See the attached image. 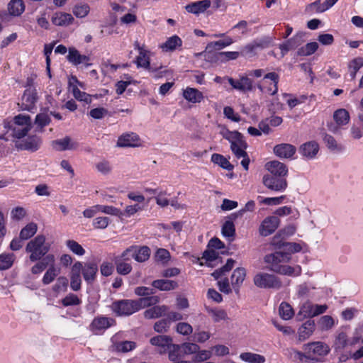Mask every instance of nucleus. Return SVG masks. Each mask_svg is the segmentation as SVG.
I'll return each instance as SVG.
<instances>
[{"instance_id": "1", "label": "nucleus", "mask_w": 363, "mask_h": 363, "mask_svg": "<svg viewBox=\"0 0 363 363\" xmlns=\"http://www.w3.org/2000/svg\"><path fill=\"white\" fill-rule=\"evenodd\" d=\"M291 257L289 253L282 251H276L267 254L264 257V262L269 270L277 274L287 276H299L301 269L299 266L292 267L287 264Z\"/></svg>"}, {"instance_id": "2", "label": "nucleus", "mask_w": 363, "mask_h": 363, "mask_svg": "<svg viewBox=\"0 0 363 363\" xmlns=\"http://www.w3.org/2000/svg\"><path fill=\"white\" fill-rule=\"evenodd\" d=\"M349 326H342L336 331L332 346L335 352L342 353L348 346L363 343L362 335L358 329L354 330L351 338L349 336Z\"/></svg>"}, {"instance_id": "3", "label": "nucleus", "mask_w": 363, "mask_h": 363, "mask_svg": "<svg viewBox=\"0 0 363 363\" xmlns=\"http://www.w3.org/2000/svg\"><path fill=\"white\" fill-rule=\"evenodd\" d=\"M50 247V244L46 242L45 237L43 235H38L27 243L26 252L29 255V260L35 262L48 255Z\"/></svg>"}, {"instance_id": "4", "label": "nucleus", "mask_w": 363, "mask_h": 363, "mask_svg": "<svg viewBox=\"0 0 363 363\" xmlns=\"http://www.w3.org/2000/svg\"><path fill=\"white\" fill-rule=\"evenodd\" d=\"M302 349L303 350H307L309 361L315 362H320V358L328 355L330 351V347L326 343L320 341L304 344Z\"/></svg>"}, {"instance_id": "5", "label": "nucleus", "mask_w": 363, "mask_h": 363, "mask_svg": "<svg viewBox=\"0 0 363 363\" xmlns=\"http://www.w3.org/2000/svg\"><path fill=\"white\" fill-rule=\"evenodd\" d=\"M254 284L261 289H272L278 290L282 287L281 279L272 274L259 272L253 278Z\"/></svg>"}, {"instance_id": "6", "label": "nucleus", "mask_w": 363, "mask_h": 363, "mask_svg": "<svg viewBox=\"0 0 363 363\" xmlns=\"http://www.w3.org/2000/svg\"><path fill=\"white\" fill-rule=\"evenodd\" d=\"M111 308L119 316H128L137 312L135 301L128 299L114 301L112 303Z\"/></svg>"}, {"instance_id": "7", "label": "nucleus", "mask_w": 363, "mask_h": 363, "mask_svg": "<svg viewBox=\"0 0 363 363\" xmlns=\"http://www.w3.org/2000/svg\"><path fill=\"white\" fill-rule=\"evenodd\" d=\"M262 183L267 189L277 192L285 191L288 186L286 178L268 174L263 176Z\"/></svg>"}, {"instance_id": "8", "label": "nucleus", "mask_w": 363, "mask_h": 363, "mask_svg": "<svg viewBox=\"0 0 363 363\" xmlns=\"http://www.w3.org/2000/svg\"><path fill=\"white\" fill-rule=\"evenodd\" d=\"M269 79L272 82L267 86H264V84H258L257 88L262 92H267L270 95H275L278 92V83L279 81V76L276 72H269L264 75L262 82L263 83L267 82V80Z\"/></svg>"}, {"instance_id": "9", "label": "nucleus", "mask_w": 363, "mask_h": 363, "mask_svg": "<svg viewBox=\"0 0 363 363\" xmlns=\"http://www.w3.org/2000/svg\"><path fill=\"white\" fill-rule=\"evenodd\" d=\"M279 219L277 216L267 217L261 223L259 227V233L261 235L267 237L272 234L278 228Z\"/></svg>"}, {"instance_id": "10", "label": "nucleus", "mask_w": 363, "mask_h": 363, "mask_svg": "<svg viewBox=\"0 0 363 363\" xmlns=\"http://www.w3.org/2000/svg\"><path fill=\"white\" fill-rule=\"evenodd\" d=\"M67 60L74 65H84L86 67L91 65L89 56L81 55L74 48H69V53L67 56Z\"/></svg>"}, {"instance_id": "11", "label": "nucleus", "mask_w": 363, "mask_h": 363, "mask_svg": "<svg viewBox=\"0 0 363 363\" xmlns=\"http://www.w3.org/2000/svg\"><path fill=\"white\" fill-rule=\"evenodd\" d=\"M37 92L35 89H26L22 96L21 109L31 111L37 101Z\"/></svg>"}, {"instance_id": "12", "label": "nucleus", "mask_w": 363, "mask_h": 363, "mask_svg": "<svg viewBox=\"0 0 363 363\" xmlns=\"http://www.w3.org/2000/svg\"><path fill=\"white\" fill-rule=\"evenodd\" d=\"M229 84L233 89L242 92L250 91L252 90V81L247 76H241L239 80H235L232 77H227Z\"/></svg>"}, {"instance_id": "13", "label": "nucleus", "mask_w": 363, "mask_h": 363, "mask_svg": "<svg viewBox=\"0 0 363 363\" xmlns=\"http://www.w3.org/2000/svg\"><path fill=\"white\" fill-rule=\"evenodd\" d=\"M265 168L270 172L269 174L271 175L285 178L288 174V168L286 165L277 160L267 162Z\"/></svg>"}, {"instance_id": "14", "label": "nucleus", "mask_w": 363, "mask_h": 363, "mask_svg": "<svg viewBox=\"0 0 363 363\" xmlns=\"http://www.w3.org/2000/svg\"><path fill=\"white\" fill-rule=\"evenodd\" d=\"M224 138L230 143V149L238 147L247 148V144L243 135L238 131H228Z\"/></svg>"}, {"instance_id": "15", "label": "nucleus", "mask_w": 363, "mask_h": 363, "mask_svg": "<svg viewBox=\"0 0 363 363\" xmlns=\"http://www.w3.org/2000/svg\"><path fill=\"white\" fill-rule=\"evenodd\" d=\"M82 269V263L80 262H76L71 270V281L70 287L73 291H77L81 289V270Z\"/></svg>"}, {"instance_id": "16", "label": "nucleus", "mask_w": 363, "mask_h": 363, "mask_svg": "<svg viewBox=\"0 0 363 363\" xmlns=\"http://www.w3.org/2000/svg\"><path fill=\"white\" fill-rule=\"evenodd\" d=\"M42 139L37 135H32L23 140L17 146L21 150L35 152L40 147Z\"/></svg>"}, {"instance_id": "17", "label": "nucleus", "mask_w": 363, "mask_h": 363, "mask_svg": "<svg viewBox=\"0 0 363 363\" xmlns=\"http://www.w3.org/2000/svg\"><path fill=\"white\" fill-rule=\"evenodd\" d=\"M51 145L52 148L57 151L75 150L78 146L77 143L76 142H73L69 136L52 141Z\"/></svg>"}, {"instance_id": "18", "label": "nucleus", "mask_w": 363, "mask_h": 363, "mask_svg": "<svg viewBox=\"0 0 363 363\" xmlns=\"http://www.w3.org/2000/svg\"><path fill=\"white\" fill-rule=\"evenodd\" d=\"M319 150V145L315 141L303 143L299 148L301 155L306 159H313Z\"/></svg>"}, {"instance_id": "19", "label": "nucleus", "mask_w": 363, "mask_h": 363, "mask_svg": "<svg viewBox=\"0 0 363 363\" xmlns=\"http://www.w3.org/2000/svg\"><path fill=\"white\" fill-rule=\"evenodd\" d=\"M140 141L139 136L135 133H126L121 135L117 141L118 147H135Z\"/></svg>"}, {"instance_id": "20", "label": "nucleus", "mask_w": 363, "mask_h": 363, "mask_svg": "<svg viewBox=\"0 0 363 363\" xmlns=\"http://www.w3.org/2000/svg\"><path fill=\"white\" fill-rule=\"evenodd\" d=\"M114 323V320L104 316L96 317L90 325L91 330L94 332L104 330L111 327Z\"/></svg>"}, {"instance_id": "21", "label": "nucleus", "mask_w": 363, "mask_h": 363, "mask_svg": "<svg viewBox=\"0 0 363 363\" xmlns=\"http://www.w3.org/2000/svg\"><path fill=\"white\" fill-rule=\"evenodd\" d=\"M296 150L294 145L288 143L279 144L274 147V154L280 158H291Z\"/></svg>"}, {"instance_id": "22", "label": "nucleus", "mask_w": 363, "mask_h": 363, "mask_svg": "<svg viewBox=\"0 0 363 363\" xmlns=\"http://www.w3.org/2000/svg\"><path fill=\"white\" fill-rule=\"evenodd\" d=\"M81 272L87 283H92L94 281L98 272V265L95 262H86L84 266L82 265Z\"/></svg>"}, {"instance_id": "23", "label": "nucleus", "mask_w": 363, "mask_h": 363, "mask_svg": "<svg viewBox=\"0 0 363 363\" xmlns=\"http://www.w3.org/2000/svg\"><path fill=\"white\" fill-rule=\"evenodd\" d=\"M246 277V270L243 267H238L231 276V284L236 294L240 291V288L243 283Z\"/></svg>"}, {"instance_id": "24", "label": "nucleus", "mask_w": 363, "mask_h": 363, "mask_svg": "<svg viewBox=\"0 0 363 363\" xmlns=\"http://www.w3.org/2000/svg\"><path fill=\"white\" fill-rule=\"evenodd\" d=\"M36 263L31 267L30 272L33 274H39L43 272L50 264L55 262V255L49 254L40 261L35 262Z\"/></svg>"}, {"instance_id": "25", "label": "nucleus", "mask_w": 363, "mask_h": 363, "mask_svg": "<svg viewBox=\"0 0 363 363\" xmlns=\"http://www.w3.org/2000/svg\"><path fill=\"white\" fill-rule=\"evenodd\" d=\"M315 330L313 320H307L298 330V340L303 342L311 337Z\"/></svg>"}, {"instance_id": "26", "label": "nucleus", "mask_w": 363, "mask_h": 363, "mask_svg": "<svg viewBox=\"0 0 363 363\" xmlns=\"http://www.w3.org/2000/svg\"><path fill=\"white\" fill-rule=\"evenodd\" d=\"M183 97L189 102L197 104L203 99L201 91L196 88L187 87L183 91Z\"/></svg>"}, {"instance_id": "27", "label": "nucleus", "mask_w": 363, "mask_h": 363, "mask_svg": "<svg viewBox=\"0 0 363 363\" xmlns=\"http://www.w3.org/2000/svg\"><path fill=\"white\" fill-rule=\"evenodd\" d=\"M74 21L73 16L67 13L57 12L52 17V22L57 26H67Z\"/></svg>"}, {"instance_id": "28", "label": "nucleus", "mask_w": 363, "mask_h": 363, "mask_svg": "<svg viewBox=\"0 0 363 363\" xmlns=\"http://www.w3.org/2000/svg\"><path fill=\"white\" fill-rule=\"evenodd\" d=\"M211 3L210 0H202L188 4L185 8L189 13L198 15L203 13L211 6Z\"/></svg>"}, {"instance_id": "29", "label": "nucleus", "mask_w": 363, "mask_h": 363, "mask_svg": "<svg viewBox=\"0 0 363 363\" xmlns=\"http://www.w3.org/2000/svg\"><path fill=\"white\" fill-rule=\"evenodd\" d=\"M133 247V259L138 262H143L147 260L150 256V249L147 246Z\"/></svg>"}, {"instance_id": "30", "label": "nucleus", "mask_w": 363, "mask_h": 363, "mask_svg": "<svg viewBox=\"0 0 363 363\" xmlns=\"http://www.w3.org/2000/svg\"><path fill=\"white\" fill-rule=\"evenodd\" d=\"M10 15L13 16H19L25 11V4L23 0H11L7 6Z\"/></svg>"}, {"instance_id": "31", "label": "nucleus", "mask_w": 363, "mask_h": 363, "mask_svg": "<svg viewBox=\"0 0 363 363\" xmlns=\"http://www.w3.org/2000/svg\"><path fill=\"white\" fill-rule=\"evenodd\" d=\"M182 45V39L177 35H173L169 38L164 43L160 45V48L164 52H172Z\"/></svg>"}, {"instance_id": "32", "label": "nucleus", "mask_w": 363, "mask_h": 363, "mask_svg": "<svg viewBox=\"0 0 363 363\" xmlns=\"http://www.w3.org/2000/svg\"><path fill=\"white\" fill-rule=\"evenodd\" d=\"M152 286L161 291H170L178 286L177 282L168 279H157L152 281Z\"/></svg>"}, {"instance_id": "33", "label": "nucleus", "mask_w": 363, "mask_h": 363, "mask_svg": "<svg viewBox=\"0 0 363 363\" xmlns=\"http://www.w3.org/2000/svg\"><path fill=\"white\" fill-rule=\"evenodd\" d=\"M60 272V269L55 267V262L50 264L42 279L43 284L48 285L52 282Z\"/></svg>"}, {"instance_id": "34", "label": "nucleus", "mask_w": 363, "mask_h": 363, "mask_svg": "<svg viewBox=\"0 0 363 363\" xmlns=\"http://www.w3.org/2000/svg\"><path fill=\"white\" fill-rule=\"evenodd\" d=\"M159 302V297L156 296H150L147 297L140 298L138 300L135 301L137 311L141 308L154 306Z\"/></svg>"}, {"instance_id": "35", "label": "nucleus", "mask_w": 363, "mask_h": 363, "mask_svg": "<svg viewBox=\"0 0 363 363\" xmlns=\"http://www.w3.org/2000/svg\"><path fill=\"white\" fill-rule=\"evenodd\" d=\"M167 311L165 306H153L144 312V316L147 319L157 318L162 316Z\"/></svg>"}, {"instance_id": "36", "label": "nucleus", "mask_w": 363, "mask_h": 363, "mask_svg": "<svg viewBox=\"0 0 363 363\" xmlns=\"http://www.w3.org/2000/svg\"><path fill=\"white\" fill-rule=\"evenodd\" d=\"M333 119L338 125H347L350 121L349 112L344 108H340L333 113Z\"/></svg>"}, {"instance_id": "37", "label": "nucleus", "mask_w": 363, "mask_h": 363, "mask_svg": "<svg viewBox=\"0 0 363 363\" xmlns=\"http://www.w3.org/2000/svg\"><path fill=\"white\" fill-rule=\"evenodd\" d=\"M240 359L248 363H264L266 361L263 355L252 352H242L240 354Z\"/></svg>"}, {"instance_id": "38", "label": "nucleus", "mask_w": 363, "mask_h": 363, "mask_svg": "<svg viewBox=\"0 0 363 363\" xmlns=\"http://www.w3.org/2000/svg\"><path fill=\"white\" fill-rule=\"evenodd\" d=\"M38 230V225L35 223H29L20 232L19 237L21 240H28L32 238Z\"/></svg>"}, {"instance_id": "39", "label": "nucleus", "mask_w": 363, "mask_h": 363, "mask_svg": "<svg viewBox=\"0 0 363 363\" xmlns=\"http://www.w3.org/2000/svg\"><path fill=\"white\" fill-rule=\"evenodd\" d=\"M323 141L328 148L332 152H340L344 150V147L338 144L336 140L330 135L325 134L323 138Z\"/></svg>"}, {"instance_id": "40", "label": "nucleus", "mask_w": 363, "mask_h": 363, "mask_svg": "<svg viewBox=\"0 0 363 363\" xmlns=\"http://www.w3.org/2000/svg\"><path fill=\"white\" fill-rule=\"evenodd\" d=\"M246 149L247 148L236 147L231 149V150L238 159L242 158L241 164L245 170H247L249 168L250 158L246 152Z\"/></svg>"}, {"instance_id": "41", "label": "nucleus", "mask_w": 363, "mask_h": 363, "mask_svg": "<svg viewBox=\"0 0 363 363\" xmlns=\"http://www.w3.org/2000/svg\"><path fill=\"white\" fill-rule=\"evenodd\" d=\"M113 262L116 265V272L121 275H127L132 271V266L130 263L122 262L119 258H113Z\"/></svg>"}, {"instance_id": "42", "label": "nucleus", "mask_w": 363, "mask_h": 363, "mask_svg": "<svg viewBox=\"0 0 363 363\" xmlns=\"http://www.w3.org/2000/svg\"><path fill=\"white\" fill-rule=\"evenodd\" d=\"M235 263V261L234 259L231 258L228 259L225 264L215 270L211 275L215 278V279H220L222 276L225 275L233 268Z\"/></svg>"}, {"instance_id": "43", "label": "nucleus", "mask_w": 363, "mask_h": 363, "mask_svg": "<svg viewBox=\"0 0 363 363\" xmlns=\"http://www.w3.org/2000/svg\"><path fill=\"white\" fill-rule=\"evenodd\" d=\"M211 161L220 166L222 168L230 171L233 169V165L222 155L214 153L211 155Z\"/></svg>"}, {"instance_id": "44", "label": "nucleus", "mask_w": 363, "mask_h": 363, "mask_svg": "<svg viewBox=\"0 0 363 363\" xmlns=\"http://www.w3.org/2000/svg\"><path fill=\"white\" fill-rule=\"evenodd\" d=\"M172 340V338L167 335H157L150 339V343L152 345L165 348L170 345Z\"/></svg>"}, {"instance_id": "45", "label": "nucleus", "mask_w": 363, "mask_h": 363, "mask_svg": "<svg viewBox=\"0 0 363 363\" xmlns=\"http://www.w3.org/2000/svg\"><path fill=\"white\" fill-rule=\"evenodd\" d=\"M15 259V255L13 253L0 255V270L9 269Z\"/></svg>"}, {"instance_id": "46", "label": "nucleus", "mask_w": 363, "mask_h": 363, "mask_svg": "<svg viewBox=\"0 0 363 363\" xmlns=\"http://www.w3.org/2000/svg\"><path fill=\"white\" fill-rule=\"evenodd\" d=\"M318 48V44L316 42L307 43L305 46L301 47L297 51L299 56H308L313 54Z\"/></svg>"}, {"instance_id": "47", "label": "nucleus", "mask_w": 363, "mask_h": 363, "mask_svg": "<svg viewBox=\"0 0 363 363\" xmlns=\"http://www.w3.org/2000/svg\"><path fill=\"white\" fill-rule=\"evenodd\" d=\"M226 220L222 227V234L224 237L233 238L235 235V228L233 222V218Z\"/></svg>"}, {"instance_id": "48", "label": "nucleus", "mask_w": 363, "mask_h": 363, "mask_svg": "<svg viewBox=\"0 0 363 363\" xmlns=\"http://www.w3.org/2000/svg\"><path fill=\"white\" fill-rule=\"evenodd\" d=\"M279 315L284 320L291 319L294 314L292 307L286 302H282L279 308Z\"/></svg>"}, {"instance_id": "49", "label": "nucleus", "mask_w": 363, "mask_h": 363, "mask_svg": "<svg viewBox=\"0 0 363 363\" xmlns=\"http://www.w3.org/2000/svg\"><path fill=\"white\" fill-rule=\"evenodd\" d=\"M90 11V7L87 4H79L74 6L72 12L77 18H84Z\"/></svg>"}, {"instance_id": "50", "label": "nucleus", "mask_w": 363, "mask_h": 363, "mask_svg": "<svg viewBox=\"0 0 363 363\" xmlns=\"http://www.w3.org/2000/svg\"><path fill=\"white\" fill-rule=\"evenodd\" d=\"M169 350V359L173 362L180 359L182 349L180 345L170 344L167 347Z\"/></svg>"}, {"instance_id": "51", "label": "nucleus", "mask_w": 363, "mask_h": 363, "mask_svg": "<svg viewBox=\"0 0 363 363\" xmlns=\"http://www.w3.org/2000/svg\"><path fill=\"white\" fill-rule=\"evenodd\" d=\"M233 43V40L231 38L228 37L222 40H218L216 42H211L208 43L206 46V49H217L220 50L223 48H225L228 45H230Z\"/></svg>"}, {"instance_id": "52", "label": "nucleus", "mask_w": 363, "mask_h": 363, "mask_svg": "<svg viewBox=\"0 0 363 363\" xmlns=\"http://www.w3.org/2000/svg\"><path fill=\"white\" fill-rule=\"evenodd\" d=\"M363 66V59L357 57L352 60L349 65L350 74L351 78L353 79L355 78L357 72Z\"/></svg>"}, {"instance_id": "53", "label": "nucleus", "mask_w": 363, "mask_h": 363, "mask_svg": "<svg viewBox=\"0 0 363 363\" xmlns=\"http://www.w3.org/2000/svg\"><path fill=\"white\" fill-rule=\"evenodd\" d=\"M314 306L311 302L304 303L298 313V315L301 316V318H308V317H314L313 311Z\"/></svg>"}, {"instance_id": "54", "label": "nucleus", "mask_w": 363, "mask_h": 363, "mask_svg": "<svg viewBox=\"0 0 363 363\" xmlns=\"http://www.w3.org/2000/svg\"><path fill=\"white\" fill-rule=\"evenodd\" d=\"M13 125L32 128L31 118L28 115L18 114L13 118Z\"/></svg>"}, {"instance_id": "55", "label": "nucleus", "mask_w": 363, "mask_h": 363, "mask_svg": "<svg viewBox=\"0 0 363 363\" xmlns=\"http://www.w3.org/2000/svg\"><path fill=\"white\" fill-rule=\"evenodd\" d=\"M74 98L80 101H84L86 104H90L91 101V96L84 91H81L77 86L73 85L72 89Z\"/></svg>"}, {"instance_id": "56", "label": "nucleus", "mask_w": 363, "mask_h": 363, "mask_svg": "<svg viewBox=\"0 0 363 363\" xmlns=\"http://www.w3.org/2000/svg\"><path fill=\"white\" fill-rule=\"evenodd\" d=\"M67 247L74 254L82 256L85 254V250L77 242L73 240L66 241Z\"/></svg>"}, {"instance_id": "57", "label": "nucleus", "mask_w": 363, "mask_h": 363, "mask_svg": "<svg viewBox=\"0 0 363 363\" xmlns=\"http://www.w3.org/2000/svg\"><path fill=\"white\" fill-rule=\"evenodd\" d=\"M30 127L25 126H18V125H11V130H12V136L21 139L23 137H25L28 133L30 130Z\"/></svg>"}, {"instance_id": "58", "label": "nucleus", "mask_w": 363, "mask_h": 363, "mask_svg": "<svg viewBox=\"0 0 363 363\" xmlns=\"http://www.w3.org/2000/svg\"><path fill=\"white\" fill-rule=\"evenodd\" d=\"M136 344L133 341H121L116 345V350L121 352H128L134 350Z\"/></svg>"}, {"instance_id": "59", "label": "nucleus", "mask_w": 363, "mask_h": 363, "mask_svg": "<svg viewBox=\"0 0 363 363\" xmlns=\"http://www.w3.org/2000/svg\"><path fill=\"white\" fill-rule=\"evenodd\" d=\"M212 357V352L211 350H198L196 354L193 357V362H203L211 359Z\"/></svg>"}, {"instance_id": "60", "label": "nucleus", "mask_w": 363, "mask_h": 363, "mask_svg": "<svg viewBox=\"0 0 363 363\" xmlns=\"http://www.w3.org/2000/svg\"><path fill=\"white\" fill-rule=\"evenodd\" d=\"M99 211L101 213H104L106 214L116 216L118 217H121L122 211L120 209L112 206H106V205H99Z\"/></svg>"}, {"instance_id": "61", "label": "nucleus", "mask_w": 363, "mask_h": 363, "mask_svg": "<svg viewBox=\"0 0 363 363\" xmlns=\"http://www.w3.org/2000/svg\"><path fill=\"white\" fill-rule=\"evenodd\" d=\"M62 303L64 306H77L81 303V300L74 294H69L62 300Z\"/></svg>"}, {"instance_id": "62", "label": "nucleus", "mask_w": 363, "mask_h": 363, "mask_svg": "<svg viewBox=\"0 0 363 363\" xmlns=\"http://www.w3.org/2000/svg\"><path fill=\"white\" fill-rule=\"evenodd\" d=\"M180 346L182 352L186 354H194L195 355L198 350L200 349L198 345L191 342H184L180 345Z\"/></svg>"}, {"instance_id": "63", "label": "nucleus", "mask_w": 363, "mask_h": 363, "mask_svg": "<svg viewBox=\"0 0 363 363\" xmlns=\"http://www.w3.org/2000/svg\"><path fill=\"white\" fill-rule=\"evenodd\" d=\"M304 36V33L303 32H298L295 35H294L292 38H289L286 40L289 45L292 48L295 49L298 45H300L303 42V38Z\"/></svg>"}, {"instance_id": "64", "label": "nucleus", "mask_w": 363, "mask_h": 363, "mask_svg": "<svg viewBox=\"0 0 363 363\" xmlns=\"http://www.w3.org/2000/svg\"><path fill=\"white\" fill-rule=\"evenodd\" d=\"M114 271V265L112 262L104 261L100 266V272L104 277L111 276Z\"/></svg>"}]
</instances>
